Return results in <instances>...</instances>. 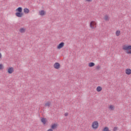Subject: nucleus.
I'll return each mask as SVG.
<instances>
[{"label":"nucleus","instance_id":"nucleus-19","mask_svg":"<svg viewBox=\"0 0 131 131\" xmlns=\"http://www.w3.org/2000/svg\"><path fill=\"white\" fill-rule=\"evenodd\" d=\"M110 109L111 110H114V105H110Z\"/></svg>","mask_w":131,"mask_h":131},{"label":"nucleus","instance_id":"nucleus-8","mask_svg":"<svg viewBox=\"0 0 131 131\" xmlns=\"http://www.w3.org/2000/svg\"><path fill=\"white\" fill-rule=\"evenodd\" d=\"M47 121H48V120H47V118H42L41 119V122H42L43 124H46Z\"/></svg>","mask_w":131,"mask_h":131},{"label":"nucleus","instance_id":"nucleus-22","mask_svg":"<svg viewBox=\"0 0 131 131\" xmlns=\"http://www.w3.org/2000/svg\"><path fill=\"white\" fill-rule=\"evenodd\" d=\"M118 129V128L117 127H114L113 128L114 131H116Z\"/></svg>","mask_w":131,"mask_h":131},{"label":"nucleus","instance_id":"nucleus-16","mask_svg":"<svg viewBox=\"0 0 131 131\" xmlns=\"http://www.w3.org/2000/svg\"><path fill=\"white\" fill-rule=\"evenodd\" d=\"M94 66H95V63L94 62H91L89 63V67H94Z\"/></svg>","mask_w":131,"mask_h":131},{"label":"nucleus","instance_id":"nucleus-2","mask_svg":"<svg viewBox=\"0 0 131 131\" xmlns=\"http://www.w3.org/2000/svg\"><path fill=\"white\" fill-rule=\"evenodd\" d=\"M123 50H124V51H126V54L129 55L131 54V45H125L123 46Z\"/></svg>","mask_w":131,"mask_h":131},{"label":"nucleus","instance_id":"nucleus-3","mask_svg":"<svg viewBox=\"0 0 131 131\" xmlns=\"http://www.w3.org/2000/svg\"><path fill=\"white\" fill-rule=\"evenodd\" d=\"M92 127L94 129H97V128L99 127V122H98V121H94L92 123Z\"/></svg>","mask_w":131,"mask_h":131},{"label":"nucleus","instance_id":"nucleus-4","mask_svg":"<svg viewBox=\"0 0 131 131\" xmlns=\"http://www.w3.org/2000/svg\"><path fill=\"white\" fill-rule=\"evenodd\" d=\"M53 67L55 69H60L61 67V64L59 62H55L53 66Z\"/></svg>","mask_w":131,"mask_h":131},{"label":"nucleus","instance_id":"nucleus-13","mask_svg":"<svg viewBox=\"0 0 131 131\" xmlns=\"http://www.w3.org/2000/svg\"><path fill=\"white\" fill-rule=\"evenodd\" d=\"M102 90V88L100 86H98L96 88V91L97 92H101Z\"/></svg>","mask_w":131,"mask_h":131},{"label":"nucleus","instance_id":"nucleus-6","mask_svg":"<svg viewBox=\"0 0 131 131\" xmlns=\"http://www.w3.org/2000/svg\"><path fill=\"white\" fill-rule=\"evenodd\" d=\"M14 71V68L13 67H10L8 69V73L9 74H12L13 73V72Z\"/></svg>","mask_w":131,"mask_h":131},{"label":"nucleus","instance_id":"nucleus-11","mask_svg":"<svg viewBox=\"0 0 131 131\" xmlns=\"http://www.w3.org/2000/svg\"><path fill=\"white\" fill-rule=\"evenodd\" d=\"M57 124H53L51 125V129H56L57 128Z\"/></svg>","mask_w":131,"mask_h":131},{"label":"nucleus","instance_id":"nucleus-26","mask_svg":"<svg viewBox=\"0 0 131 131\" xmlns=\"http://www.w3.org/2000/svg\"><path fill=\"white\" fill-rule=\"evenodd\" d=\"M2 58V53H0V59Z\"/></svg>","mask_w":131,"mask_h":131},{"label":"nucleus","instance_id":"nucleus-23","mask_svg":"<svg viewBox=\"0 0 131 131\" xmlns=\"http://www.w3.org/2000/svg\"><path fill=\"white\" fill-rule=\"evenodd\" d=\"M68 115H69V113H66L64 114V116H66V117L68 116Z\"/></svg>","mask_w":131,"mask_h":131},{"label":"nucleus","instance_id":"nucleus-24","mask_svg":"<svg viewBox=\"0 0 131 131\" xmlns=\"http://www.w3.org/2000/svg\"><path fill=\"white\" fill-rule=\"evenodd\" d=\"M47 131H53V129H49Z\"/></svg>","mask_w":131,"mask_h":131},{"label":"nucleus","instance_id":"nucleus-21","mask_svg":"<svg viewBox=\"0 0 131 131\" xmlns=\"http://www.w3.org/2000/svg\"><path fill=\"white\" fill-rule=\"evenodd\" d=\"M4 69V65L3 64H0V70H3Z\"/></svg>","mask_w":131,"mask_h":131},{"label":"nucleus","instance_id":"nucleus-14","mask_svg":"<svg viewBox=\"0 0 131 131\" xmlns=\"http://www.w3.org/2000/svg\"><path fill=\"white\" fill-rule=\"evenodd\" d=\"M51 102H48L47 103H45V107H48V108H50V106H51Z\"/></svg>","mask_w":131,"mask_h":131},{"label":"nucleus","instance_id":"nucleus-1","mask_svg":"<svg viewBox=\"0 0 131 131\" xmlns=\"http://www.w3.org/2000/svg\"><path fill=\"white\" fill-rule=\"evenodd\" d=\"M16 13H15V16L16 17H18V18H22L23 17V9H22V7H18L16 9Z\"/></svg>","mask_w":131,"mask_h":131},{"label":"nucleus","instance_id":"nucleus-18","mask_svg":"<svg viewBox=\"0 0 131 131\" xmlns=\"http://www.w3.org/2000/svg\"><path fill=\"white\" fill-rule=\"evenodd\" d=\"M116 36H119L120 35V31H117L116 32Z\"/></svg>","mask_w":131,"mask_h":131},{"label":"nucleus","instance_id":"nucleus-7","mask_svg":"<svg viewBox=\"0 0 131 131\" xmlns=\"http://www.w3.org/2000/svg\"><path fill=\"white\" fill-rule=\"evenodd\" d=\"M125 73L127 75H130L131 74V70L130 69H126L125 70Z\"/></svg>","mask_w":131,"mask_h":131},{"label":"nucleus","instance_id":"nucleus-15","mask_svg":"<svg viewBox=\"0 0 131 131\" xmlns=\"http://www.w3.org/2000/svg\"><path fill=\"white\" fill-rule=\"evenodd\" d=\"M26 30L24 28H22L20 29L19 32H20L21 33H24Z\"/></svg>","mask_w":131,"mask_h":131},{"label":"nucleus","instance_id":"nucleus-5","mask_svg":"<svg viewBox=\"0 0 131 131\" xmlns=\"http://www.w3.org/2000/svg\"><path fill=\"white\" fill-rule=\"evenodd\" d=\"M65 45V43L64 42H60L57 47V49L58 50H61L63 47H64V45Z\"/></svg>","mask_w":131,"mask_h":131},{"label":"nucleus","instance_id":"nucleus-9","mask_svg":"<svg viewBox=\"0 0 131 131\" xmlns=\"http://www.w3.org/2000/svg\"><path fill=\"white\" fill-rule=\"evenodd\" d=\"M39 13L40 16H45L46 15V11L45 10H41Z\"/></svg>","mask_w":131,"mask_h":131},{"label":"nucleus","instance_id":"nucleus-25","mask_svg":"<svg viewBox=\"0 0 131 131\" xmlns=\"http://www.w3.org/2000/svg\"><path fill=\"white\" fill-rule=\"evenodd\" d=\"M86 2H93V0H86Z\"/></svg>","mask_w":131,"mask_h":131},{"label":"nucleus","instance_id":"nucleus-17","mask_svg":"<svg viewBox=\"0 0 131 131\" xmlns=\"http://www.w3.org/2000/svg\"><path fill=\"white\" fill-rule=\"evenodd\" d=\"M95 69L97 70V71H99L100 69H101V66H100V65H98L97 66H96Z\"/></svg>","mask_w":131,"mask_h":131},{"label":"nucleus","instance_id":"nucleus-20","mask_svg":"<svg viewBox=\"0 0 131 131\" xmlns=\"http://www.w3.org/2000/svg\"><path fill=\"white\" fill-rule=\"evenodd\" d=\"M108 18H109V17L107 16V15H106L104 16V20H105V21H108V20H109V19H108Z\"/></svg>","mask_w":131,"mask_h":131},{"label":"nucleus","instance_id":"nucleus-10","mask_svg":"<svg viewBox=\"0 0 131 131\" xmlns=\"http://www.w3.org/2000/svg\"><path fill=\"white\" fill-rule=\"evenodd\" d=\"M93 25H95V21H91L90 25L91 28H92V29H94V28H95V27H94V26Z\"/></svg>","mask_w":131,"mask_h":131},{"label":"nucleus","instance_id":"nucleus-12","mask_svg":"<svg viewBox=\"0 0 131 131\" xmlns=\"http://www.w3.org/2000/svg\"><path fill=\"white\" fill-rule=\"evenodd\" d=\"M29 9L28 8H25L24 9V12L25 14H28L29 13Z\"/></svg>","mask_w":131,"mask_h":131}]
</instances>
